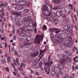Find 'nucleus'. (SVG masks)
<instances>
[{"label": "nucleus", "instance_id": "42", "mask_svg": "<svg viewBox=\"0 0 78 78\" xmlns=\"http://www.w3.org/2000/svg\"><path fill=\"white\" fill-rule=\"evenodd\" d=\"M30 38H31V37H30V38H29L28 37H26V39L27 41H30L31 40V39H30Z\"/></svg>", "mask_w": 78, "mask_h": 78}, {"label": "nucleus", "instance_id": "21", "mask_svg": "<svg viewBox=\"0 0 78 78\" xmlns=\"http://www.w3.org/2000/svg\"><path fill=\"white\" fill-rule=\"evenodd\" d=\"M63 39H67L68 38V35L66 33H63Z\"/></svg>", "mask_w": 78, "mask_h": 78}, {"label": "nucleus", "instance_id": "32", "mask_svg": "<svg viewBox=\"0 0 78 78\" xmlns=\"http://www.w3.org/2000/svg\"><path fill=\"white\" fill-rule=\"evenodd\" d=\"M41 66L39 64V63H37L36 64V65H35V67L37 69H39V67H41Z\"/></svg>", "mask_w": 78, "mask_h": 78}, {"label": "nucleus", "instance_id": "29", "mask_svg": "<svg viewBox=\"0 0 78 78\" xmlns=\"http://www.w3.org/2000/svg\"><path fill=\"white\" fill-rule=\"evenodd\" d=\"M51 15L52 17H56V14L53 12H52V13L51 12V15H47V16H51Z\"/></svg>", "mask_w": 78, "mask_h": 78}, {"label": "nucleus", "instance_id": "59", "mask_svg": "<svg viewBox=\"0 0 78 78\" xmlns=\"http://www.w3.org/2000/svg\"><path fill=\"white\" fill-rule=\"evenodd\" d=\"M34 31L35 33H37V30L36 29V28H34Z\"/></svg>", "mask_w": 78, "mask_h": 78}, {"label": "nucleus", "instance_id": "25", "mask_svg": "<svg viewBox=\"0 0 78 78\" xmlns=\"http://www.w3.org/2000/svg\"><path fill=\"white\" fill-rule=\"evenodd\" d=\"M30 10H29V9H23V12L24 14H27V13H28Z\"/></svg>", "mask_w": 78, "mask_h": 78}, {"label": "nucleus", "instance_id": "27", "mask_svg": "<svg viewBox=\"0 0 78 78\" xmlns=\"http://www.w3.org/2000/svg\"><path fill=\"white\" fill-rule=\"evenodd\" d=\"M69 22H70V18H66L64 21V22L65 23H67Z\"/></svg>", "mask_w": 78, "mask_h": 78}, {"label": "nucleus", "instance_id": "53", "mask_svg": "<svg viewBox=\"0 0 78 78\" xmlns=\"http://www.w3.org/2000/svg\"><path fill=\"white\" fill-rule=\"evenodd\" d=\"M59 74L60 75H62V74H63V73L61 71H59Z\"/></svg>", "mask_w": 78, "mask_h": 78}, {"label": "nucleus", "instance_id": "23", "mask_svg": "<svg viewBox=\"0 0 78 78\" xmlns=\"http://www.w3.org/2000/svg\"><path fill=\"white\" fill-rule=\"evenodd\" d=\"M15 9L16 10H20L22 9V7L21 5L15 6Z\"/></svg>", "mask_w": 78, "mask_h": 78}, {"label": "nucleus", "instance_id": "61", "mask_svg": "<svg viewBox=\"0 0 78 78\" xmlns=\"http://www.w3.org/2000/svg\"><path fill=\"white\" fill-rule=\"evenodd\" d=\"M72 69H73V70H75V67H74V66H72Z\"/></svg>", "mask_w": 78, "mask_h": 78}, {"label": "nucleus", "instance_id": "2", "mask_svg": "<svg viewBox=\"0 0 78 78\" xmlns=\"http://www.w3.org/2000/svg\"><path fill=\"white\" fill-rule=\"evenodd\" d=\"M58 57L59 59V62L61 63L63 65H65L67 63V62H70L72 61V58L70 57L65 55L64 54H62V56L61 54H58ZM66 59L67 61H66Z\"/></svg>", "mask_w": 78, "mask_h": 78}, {"label": "nucleus", "instance_id": "44", "mask_svg": "<svg viewBox=\"0 0 78 78\" xmlns=\"http://www.w3.org/2000/svg\"><path fill=\"white\" fill-rule=\"evenodd\" d=\"M16 14L17 15V16H20V15H21V12H16Z\"/></svg>", "mask_w": 78, "mask_h": 78}, {"label": "nucleus", "instance_id": "17", "mask_svg": "<svg viewBox=\"0 0 78 78\" xmlns=\"http://www.w3.org/2000/svg\"><path fill=\"white\" fill-rule=\"evenodd\" d=\"M5 57H6V58H7V62H8V63H9V62H10V60L11 59V57H10L9 56H8V55L7 54H5Z\"/></svg>", "mask_w": 78, "mask_h": 78}, {"label": "nucleus", "instance_id": "56", "mask_svg": "<svg viewBox=\"0 0 78 78\" xmlns=\"http://www.w3.org/2000/svg\"><path fill=\"white\" fill-rule=\"evenodd\" d=\"M5 48H7L8 47V44H7V43L6 42H5Z\"/></svg>", "mask_w": 78, "mask_h": 78}, {"label": "nucleus", "instance_id": "37", "mask_svg": "<svg viewBox=\"0 0 78 78\" xmlns=\"http://www.w3.org/2000/svg\"><path fill=\"white\" fill-rule=\"evenodd\" d=\"M51 38L52 41H55V39L54 38V37L51 35Z\"/></svg>", "mask_w": 78, "mask_h": 78}, {"label": "nucleus", "instance_id": "12", "mask_svg": "<svg viewBox=\"0 0 78 78\" xmlns=\"http://www.w3.org/2000/svg\"><path fill=\"white\" fill-rule=\"evenodd\" d=\"M39 53V51L34 52L33 53L31 54V55L32 56H33V57H36L37 56H38Z\"/></svg>", "mask_w": 78, "mask_h": 78}, {"label": "nucleus", "instance_id": "3", "mask_svg": "<svg viewBox=\"0 0 78 78\" xmlns=\"http://www.w3.org/2000/svg\"><path fill=\"white\" fill-rule=\"evenodd\" d=\"M30 23L28 22H25L24 23L23 25L24 28H21L17 30V33L19 34L20 36L21 37H23L24 36H25V34H24L25 31H24V30L25 31H27L28 27H30Z\"/></svg>", "mask_w": 78, "mask_h": 78}, {"label": "nucleus", "instance_id": "11", "mask_svg": "<svg viewBox=\"0 0 78 78\" xmlns=\"http://www.w3.org/2000/svg\"><path fill=\"white\" fill-rule=\"evenodd\" d=\"M57 36L58 39H63V33L58 34Z\"/></svg>", "mask_w": 78, "mask_h": 78}, {"label": "nucleus", "instance_id": "45", "mask_svg": "<svg viewBox=\"0 0 78 78\" xmlns=\"http://www.w3.org/2000/svg\"><path fill=\"white\" fill-rule=\"evenodd\" d=\"M35 74L37 76H39V75H40V74H39V72L37 71L35 73Z\"/></svg>", "mask_w": 78, "mask_h": 78}, {"label": "nucleus", "instance_id": "24", "mask_svg": "<svg viewBox=\"0 0 78 78\" xmlns=\"http://www.w3.org/2000/svg\"><path fill=\"white\" fill-rule=\"evenodd\" d=\"M53 22L55 24V25H58L59 23V20H57L56 19H55Z\"/></svg>", "mask_w": 78, "mask_h": 78}, {"label": "nucleus", "instance_id": "9", "mask_svg": "<svg viewBox=\"0 0 78 78\" xmlns=\"http://www.w3.org/2000/svg\"><path fill=\"white\" fill-rule=\"evenodd\" d=\"M51 56L50 55H49L48 56V62H46L44 64L46 66H50V62L51 61Z\"/></svg>", "mask_w": 78, "mask_h": 78}, {"label": "nucleus", "instance_id": "18", "mask_svg": "<svg viewBox=\"0 0 78 78\" xmlns=\"http://www.w3.org/2000/svg\"><path fill=\"white\" fill-rule=\"evenodd\" d=\"M25 35L23 37H26V36H27V37H28L29 38H30V37L31 36V34L30 33H27L26 34H24Z\"/></svg>", "mask_w": 78, "mask_h": 78}, {"label": "nucleus", "instance_id": "33", "mask_svg": "<svg viewBox=\"0 0 78 78\" xmlns=\"http://www.w3.org/2000/svg\"><path fill=\"white\" fill-rule=\"evenodd\" d=\"M65 45L64 44H60V48L61 49H62L63 50H64V48H65Z\"/></svg>", "mask_w": 78, "mask_h": 78}, {"label": "nucleus", "instance_id": "10", "mask_svg": "<svg viewBox=\"0 0 78 78\" xmlns=\"http://www.w3.org/2000/svg\"><path fill=\"white\" fill-rule=\"evenodd\" d=\"M60 32V30H58L57 31H55V32H52L51 34V35L52 36H53L54 37H56V35L58 33H59V32Z\"/></svg>", "mask_w": 78, "mask_h": 78}, {"label": "nucleus", "instance_id": "63", "mask_svg": "<svg viewBox=\"0 0 78 78\" xmlns=\"http://www.w3.org/2000/svg\"><path fill=\"white\" fill-rule=\"evenodd\" d=\"M66 46H67V47H70V45L69 43H66Z\"/></svg>", "mask_w": 78, "mask_h": 78}, {"label": "nucleus", "instance_id": "35", "mask_svg": "<svg viewBox=\"0 0 78 78\" xmlns=\"http://www.w3.org/2000/svg\"><path fill=\"white\" fill-rule=\"evenodd\" d=\"M20 48H22V49H23V50H25V49L26 48V45H22L21 46Z\"/></svg>", "mask_w": 78, "mask_h": 78}, {"label": "nucleus", "instance_id": "48", "mask_svg": "<svg viewBox=\"0 0 78 78\" xmlns=\"http://www.w3.org/2000/svg\"><path fill=\"white\" fill-rule=\"evenodd\" d=\"M10 18L11 19H12V20H16V18L12 16H10Z\"/></svg>", "mask_w": 78, "mask_h": 78}, {"label": "nucleus", "instance_id": "26", "mask_svg": "<svg viewBox=\"0 0 78 78\" xmlns=\"http://www.w3.org/2000/svg\"><path fill=\"white\" fill-rule=\"evenodd\" d=\"M65 53L69 56H72V53H71V52L68 51H65Z\"/></svg>", "mask_w": 78, "mask_h": 78}, {"label": "nucleus", "instance_id": "30", "mask_svg": "<svg viewBox=\"0 0 78 78\" xmlns=\"http://www.w3.org/2000/svg\"><path fill=\"white\" fill-rule=\"evenodd\" d=\"M53 1L56 4H59L61 2L60 0H53Z\"/></svg>", "mask_w": 78, "mask_h": 78}, {"label": "nucleus", "instance_id": "50", "mask_svg": "<svg viewBox=\"0 0 78 78\" xmlns=\"http://www.w3.org/2000/svg\"><path fill=\"white\" fill-rule=\"evenodd\" d=\"M71 34L72 36H73L74 35V32H73V30H71Z\"/></svg>", "mask_w": 78, "mask_h": 78}, {"label": "nucleus", "instance_id": "1", "mask_svg": "<svg viewBox=\"0 0 78 78\" xmlns=\"http://www.w3.org/2000/svg\"><path fill=\"white\" fill-rule=\"evenodd\" d=\"M49 1L48 0L47 1L46 4H45L43 6L42 8V12L44 15H51V11L52 9V5H48Z\"/></svg>", "mask_w": 78, "mask_h": 78}, {"label": "nucleus", "instance_id": "14", "mask_svg": "<svg viewBox=\"0 0 78 78\" xmlns=\"http://www.w3.org/2000/svg\"><path fill=\"white\" fill-rule=\"evenodd\" d=\"M58 66H55V68H56V69H59L61 70H62L63 69V66L62 65H61V63H59L58 65Z\"/></svg>", "mask_w": 78, "mask_h": 78}, {"label": "nucleus", "instance_id": "55", "mask_svg": "<svg viewBox=\"0 0 78 78\" xmlns=\"http://www.w3.org/2000/svg\"><path fill=\"white\" fill-rule=\"evenodd\" d=\"M18 69L19 70H20V71H23V69H22L20 67H18Z\"/></svg>", "mask_w": 78, "mask_h": 78}, {"label": "nucleus", "instance_id": "6", "mask_svg": "<svg viewBox=\"0 0 78 78\" xmlns=\"http://www.w3.org/2000/svg\"><path fill=\"white\" fill-rule=\"evenodd\" d=\"M24 22V23L25 22H28V21H27V19H24V20H22L21 21H19L18 22H17L16 23V25H17L18 26H19V27H20L21 26H22V24L23 23V22Z\"/></svg>", "mask_w": 78, "mask_h": 78}, {"label": "nucleus", "instance_id": "58", "mask_svg": "<svg viewBox=\"0 0 78 78\" xmlns=\"http://www.w3.org/2000/svg\"><path fill=\"white\" fill-rule=\"evenodd\" d=\"M66 77L67 78H69L70 77V75H69V74H66Z\"/></svg>", "mask_w": 78, "mask_h": 78}, {"label": "nucleus", "instance_id": "31", "mask_svg": "<svg viewBox=\"0 0 78 78\" xmlns=\"http://www.w3.org/2000/svg\"><path fill=\"white\" fill-rule=\"evenodd\" d=\"M53 20V18L52 17L50 16L48 19V22H51Z\"/></svg>", "mask_w": 78, "mask_h": 78}, {"label": "nucleus", "instance_id": "51", "mask_svg": "<svg viewBox=\"0 0 78 78\" xmlns=\"http://www.w3.org/2000/svg\"><path fill=\"white\" fill-rule=\"evenodd\" d=\"M5 69L7 72H9V69L8 67H6Z\"/></svg>", "mask_w": 78, "mask_h": 78}, {"label": "nucleus", "instance_id": "46", "mask_svg": "<svg viewBox=\"0 0 78 78\" xmlns=\"http://www.w3.org/2000/svg\"><path fill=\"white\" fill-rule=\"evenodd\" d=\"M73 60L75 62H78V59L76 60V58H73Z\"/></svg>", "mask_w": 78, "mask_h": 78}, {"label": "nucleus", "instance_id": "52", "mask_svg": "<svg viewBox=\"0 0 78 78\" xmlns=\"http://www.w3.org/2000/svg\"><path fill=\"white\" fill-rule=\"evenodd\" d=\"M43 30H45V29H47V27H46V26H45V25H44V26L43 27Z\"/></svg>", "mask_w": 78, "mask_h": 78}, {"label": "nucleus", "instance_id": "64", "mask_svg": "<svg viewBox=\"0 0 78 78\" xmlns=\"http://www.w3.org/2000/svg\"><path fill=\"white\" fill-rule=\"evenodd\" d=\"M56 78H59V74H57L56 75Z\"/></svg>", "mask_w": 78, "mask_h": 78}, {"label": "nucleus", "instance_id": "13", "mask_svg": "<svg viewBox=\"0 0 78 78\" xmlns=\"http://www.w3.org/2000/svg\"><path fill=\"white\" fill-rule=\"evenodd\" d=\"M70 27L68 24L65 25L63 27V29L65 30V31L70 30Z\"/></svg>", "mask_w": 78, "mask_h": 78}, {"label": "nucleus", "instance_id": "54", "mask_svg": "<svg viewBox=\"0 0 78 78\" xmlns=\"http://www.w3.org/2000/svg\"><path fill=\"white\" fill-rule=\"evenodd\" d=\"M39 64H40V66L42 67V61H40Z\"/></svg>", "mask_w": 78, "mask_h": 78}, {"label": "nucleus", "instance_id": "28", "mask_svg": "<svg viewBox=\"0 0 78 78\" xmlns=\"http://www.w3.org/2000/svg\"><path fill=\"white\" fill-rule=\"evenodd\" d=\"M19 41H22V42H26V41H27V39L25 38H23L21 37H20L19 38Z\"/></svg>", "mask_w": 78, "mask_h": 78}, {"label": "nucleus", "instance_id": "5", "mask_svg": "<svg viewBox=\"0 0 78 78\" xmlns=\"http://www.w3.org/2000/svg\"><path fill=\"white\" fill-rule=\"evenodd\" d=\"M65 4H62L58 5L57 7H54L53 8V10H57L58 9H62L64 8Z\"/></svg>", "mask_w": 78, "mask_h": 78}, {"label": "nucleus", "instance_id": "19", "mask_svg": "<svg viewBox=\"0 0 78 78\" xmlns=\"http://www.w3.org/2000/svg\"><path fill=\"white\" fill-rule=\"evenodd\" d=\"M27 62L29 64H30V63L32 62V61H33V59H32V58L31 57H30L27 58Z\"/></svg>", "mask_w": 78, "mask_h": 78}, {"label": "nucleus", "instance_id": "36", "mask_svg": "<svg viewBox=\"0 0 78 78\" xmlns=\"http://www.w3.org/2000/svg\"><path fill=\"white\" fill-rule=\"evenodd\" d=\"M58 12L59 13V14L60 16H62V11H57L56 12V14Z\"/></svg>", "mask_w": 78, "mask_h": 78}, {"label": "nucleus", "instance_id": "57", "mask_svg": "<svg viewBox=\"0 0 78 78\" xmlns=\"http://www.w3.org/2000/svg\"><path fill=\"white\" fill-rule=\"evenodd\" d=\"M12 33L13 34H15V29H13L12 30Z\"/></svg>", "mask_w": 78, "mask_h": 78}, {"label": "nucleus", "instance_id": "38", "mask_svg": "<svg viewBox=\"0 0 78 78\" xmlns=\"http://www.w3.org/2000/svg\"><path fill=\"white\" fill-rule=\"evenodd\" d=\"M26 66V65H25V64L24 63L20 65V67L21 68H22V67H25Z\"/></svg>", "mask_w": 78, "mask_h": 78}, {"label": "nucleus", "instance_id": "43", "mask_svg": "<svg viewBox=\"0 0 78 78\" xmlns=\"http://www.w3.org/2000/svg\"><path fill=\"white\" fill-rule=\"evenodd\" d=\"M69 7H71V10H73V5L70 4L69 5Z\"/></svg>", "mask_w": 78, "mask_h": 78}, {"label": "nucleus", "instance_id": "60", "mask_svg": "<svg viewBox=\"0 0 78 78\" xmlns=\"http://www.w3.org/2000/svg\"><path fill=\"white\" fill-rule=\"evenodd\" d=\"M13 39L15 41L16 39V35H14L13 38Z\"/></svg>", "mask_w": 78, "mask_h": 78}, {"label": "nucleus", "instance_id": "40", "mask_svg": "<svg viewBox=\"0 0 78 78\" xmlns=\"http://www.w3.org/2000/svg\"><path fill=\"white\" fill-rule=\"evenodd\" d=\"M3 8V3L2 1L0 2V8Z\"/></svg>", "mask_w": 78, "mask_h": 78}, {"label": "nucleus", "instance_id": "16", "mask_svg": "<svg viewBox=\"0 0 78 78\" xmlns=\"http://www.w3.org/2000/svg\"><path fill=\"white\" fill-rule=\"evenodd\" d=\"M25 45H27V49H29L28 50H30V49L32 48L33 47V46L31 44L29 46L28 45L27 43H25Z\"/></svg>", "mask_w": 78, "mask_h": 78}, {"label": "nucleus", "instance_id": "7", "mask_svg": "<svg viewBox=\"0 0 78 78\" xmlns=\"http://www.w3.org/2000/svg\"><path fill=\"white\" fill-rule=\"evenodd\" d=\"M65 11L67 14V15H70V14H71V9H69V10H68L67 11V9H68V7H67V6H66L65 7Z\"/></svg>", "mask_w": 78, "mask_h": 78}, {"label": "nucleus", "instance_id": "8", "mask_svg": "<svg viewBox=\"0 0 78 78\" xmlns=\"http://www.w3.org/2000/svg\"><path fill=\"white\" fill-rule=\"evenodd\" d=\"M28 1H22V0H20L18 4H19V5L21 6H23V5H26Z\"/></svg>", "mask_w": 78, "mask_h": 78}, {"label": "nucleus", "instance_id": "34", "mask_svg": "<svg viewBox=\"0 0 78 78\" xmlns=\"http://www.w3.org/2000/svg\"><path fill=\"white\" fill-rule=\"evenodd\" d=\"M3 8L4 6H5V8H6L7 7V6H8V3L6 1L5 2V3H3Z\"/></svg>", "mask_w": 78, "mask_h": 78}, {"label": "nucleus", "instance_id": "39", "mask_svg": "<svg viewBox=\"0 0 78 78\" xmlns=\"http://www.w3.org/2000/svg\"><path fill=\"white\" fill-rule=\"evenodd\" d=\"M14 54H15V55H16V56H17V55H19V52H17V50H15V52H14Z\"/></svg>", "mask_w": 78, "mask_h": 78}, {"label": "nucleus", "instance_id": "47", "mask_svg": "<svg viewBox=\"0 0 78 78\" xmlns=\"http://www.w3.org/2000/svg\"><path fill=\"white\" fill-rule=\"evenodd\" d=\"M16 61L17 64H20L19 63V58H16Z\"/></svg>", "mask_w": 78, "mask_h": 78}, {"label": "nucleus", "instance_id": "49", "mask_svg": "<svg viewBox=\"0 0 78 78\" xmlns=\"http://www.w3.org/2000/svg\"><path fill=\"white\" fill-rule=\"evenodd\" d=\"M1 39L2 41H3V40H4V41L5 42H6V39H5V37H2L1 38Z\"/></svg>", "mask_w": 78, "mask_h": 78}, {"label": "nucleus", "instance_id": "62", "mask_svg": "<svg viewBox=\"0 0 78 78\" xmlns=\"http://www.w3.org/2000/svg\"><path fill=\"white\" fill-rule=\"evenodd\" d=\"M20 0H15V2L16 3H18L19 4V3Z\"/></svg>", "mask_w": 78, "mask_h": 78}, {"label": "nucleus", "instance_id": "20", "mask_svg": "<svg viewBox=\"0 0 78 78\" xmlns=\"http://www.w3.org/2000/svg\"><path fill=\"white\" fill-rule=\"evenodd\" d=\"M47 50V49L46 48H45L44 49L42 50H40V54H39V55L41 56L42 53H45V51H46V50Z\"/></svg>", "mask_w": 78, "mask_h": 78}, {"label": "nucleus", "instance_id": "22", "mask_svg": "<svg viewBox=\"0 0 78 78\" xmlns=\"http://www.w3.org/2000/svg\"><path fill=\"white\" fill-rule=\"evenodd\" d=\"M58 28H51L49 30L50 31L52 32H54V31H58Z\"/></svg>", "mask_w": 78, "mask_h": 78}, {"label": "nucleus", "instance_id": "4", "mask_svg": "<svg viewBox=\"0 0 78 78\" xmlns=\"http://www.w3.org/2000/svg\"><path fill=\"white\" fill-rule=\"evenodd\" d=\"M43 35H37L35 38V40H34V42L35 44H40V42H41V40L42 39V37H43Z\"/></svg>", "mask_w": 78, "mask_h": 78}, {"label": "nucleus", "instance_id": "15", "mask_svg": "<svg viewBox=\"0 0 78 78\" xmlns=\"http://www.w3.org/2000/svg\"><path fill=\"white\" fill-rule=\"evenodd\" d=\"M22 18V16L20 15H17L16 16V17L15 18V21H17L20 20L21 18Z\"/></svg>", "mask_w": 78, "mask_h": 78}, {"label": "nucleus", "instance_id": "41", "mask_svg": "<svg viewBox=\"0 0 78 78\" xmlns=\"http://www.w3.org/2000/svg\"><path fill=\"white\" fill-rule=\"evenodd\" d=\"M65 31V33H66L67 34H70V31L68 30H67Z\"/></svg>", "mask_w": 78, "mask_h": 78}]
</instances>
